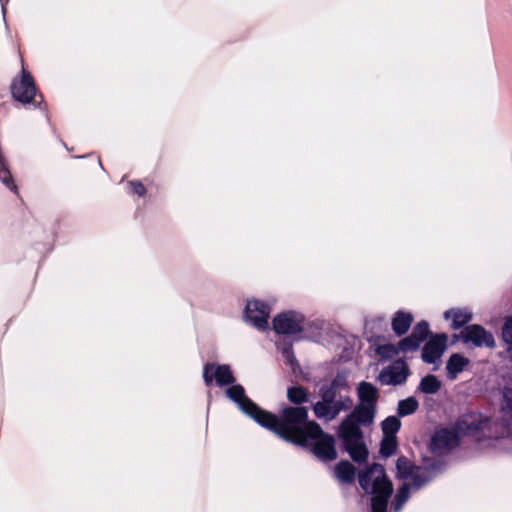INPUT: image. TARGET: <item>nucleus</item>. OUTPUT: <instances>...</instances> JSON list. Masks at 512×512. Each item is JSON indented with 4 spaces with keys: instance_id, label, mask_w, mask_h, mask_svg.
<instances>
[{
    "instance_id": "1",
    "label": "nucleus",
    "mask_w": 512,
    "mask_h": 512,
    "mask_svg": "<svg viewBox=\"0 0 512 512\" xmlns=\"http://www.w3.org/2000/svg\"><path fill=\"white\" fill-rule=\"evenodd\" d=\"M360 405L347 416L338 429V436L351 458L356 462H364L368 457V450L363 442L359 425H369L375 416L378 391L368 382H361L358 386Z\"/></svg>"
},
{
    "instance_id": "2",
    "label": "nucleus",
    "mask_w": 512,
    "mask_h": 512,
    "mask_svg": "<svg viewBox=\"0 0 512 512\" xmlns=\"http://www.w3.org/2000/svg\"><path fill=\"white\" fill-rule=\"evenodd\" d=\"M226 395L238 405L242 412L253 418L261 426L273 431L277 435H285L297 441L301 439L297 427L299 422L307 416L306 408H285L282 411L281 419H278L275 415L262 410L247 398L241 385H233L228 388Z\"/></svg>"
},
{
    "instance_id": "3",
    "label": "nucleus",
    "mask_w": 512,
    "mask_h": 512,
    "mask_svg": "<svg viewBox=\"0 0 512 512\" xmlns=\"http://www.w3.org/2000/svg\"><path fill=\"white\" fill-rule=\"evenodd\" d=\"M506 423L491 422L480 414H467L462 416L454 431L442 429L437 431L431 440L430 448L433 453L443 454L456 447L464 437H471L477 442L483 438L508 435Z\"/></svg>"
},
{
    "instance_id": "4",
    "label": "nucleus",
    "mask_w": 512,
    "mask_h": 512,
    "mask_svg": "<svg viewBox=\"0 0 512 512\" xmlns=\"http://www.w3.org/2000/svg\"><path fill=\"white\" fill-rule=\"evenodd\" d=\"M358 481L361 488L372 495L371 512H387V502L392 494L393 485L387 478L383 466L371 465L367 470L359 473Z\"/></svg>"
},
{
    "instance_id": "5",
    "label": "nucleus",
    "mask_w": 512,
    "mask_h": 512,
    "mask_svg": "<svg viewBox=\"0 0 512 512\" xmlns=\"http://www.w3.org/2000/svg\"><path fill=\"white\" fill-rule=\"evenodd\" d=\"M307 417L308 415L298 424L297 428L301 436L299 441L285 435L279 436L299 446H308L310 442H313V452L316 457L324 461H332L336 459L337 452L335 449L334 438L325 434L316 422L310 421L305 423Z\"/></svg>"
},
{
    "instance_id": "6",
    "label": "nucleus",
    "mask_w": 512,
    "mask_h": 512,
    "mask_svg": "<svg viewBox=\"0 0 512 512\" xmlns=\"http://www.w3.org/2000/svg\"><path fill=\"white\" fill-rule=\"evenodd\" d=\"M396 469V477L403 481L393 504L394 511L399 512L408 500L409 492L411 490L419 489L429 480V477L426 469L414 466L404 457L397 460Z\"/></svg>"
},
{
    "instance_id": "7",
    "label": "nucleus",
    "mask_w": 512,
    "mask_h": 512,
    "mask_svg": "<svg viewBox=\"0 0 512 512\" xmlns=\"http://www.w3.org/2000/svg\"><path fill=\"white\" fill-rule=\"evenodd\" d=\"M321 400L313 406L314 414L317 418L325 421L335 419L342 411H346L352 407V400L347 396L337 397L330 390H322Z\"/></svg>"
},
{
    "instance_id": "8",
    "label": "nucleus",
    "mask_w": 512,
    "mask_h": 512,
    "mask_svg": "<svg viewBox=\"0 0 512 512\" xmlns=\"http://www.w3.org/2000/svg\"><path fill=\"white\" fill-rule=\"evenodd\" d=\"M304 317L296 312H286L273 320V327L277 333L293 335L303 330Z\"/></svg>"
},
{
    "instance_id": "9",
    "label": "nucleus",
    "mask_w": 512,
    "mask_h": 512,
    "mask_svg": "<svg viewBox=\"0 0 512 512\" xmlns=\"http://www.w3.org/2000/svg\"><path fill=\"white\" fill-rule=\"evenodd\" d=\"M269 315L270 310L265 303L259 300H250L247 302L245 308V319L256 328H267Z\"/></svg>"
},
{
    "instance_id": "10",
    "label": "nucleus",
    "mask_w": 512,
    "mask_h": 512,
    "mask_svg": "<svg viewBox=\"0 0 512 512\" xmlns=\"http://www.w3.org/2000/svg\"><path fill=\"white\" fill-rule=\"evenodd\" d=\"M408 375L407 364L399 360L383 369L378 376V380L382 385H400L406 381Z\"/></svg>"
},
{
    "instance_id": "11",
    "label": "nucleus",
    "mask_w": 512,
    "mask_h": 512,
    "mask_svg": "<svg viewBox=\"0 0 512 512\" xmlns=\"http://www.w3.org/2000/svg\"><path fill=\"white\" fill-rule=\"evenodd\" d=\"M13 97L22 102L29 103L33 101L36 95V88L31 75L22 68V76L19 80H15L12 84Z\"/></svg>"
},
{
    "instance_id": "12",
    "label": "nucleus",
    "mask_w": 512,
    "mask_h": 512,
    "mask_svg": "<svg viewBox=\"0 0 512 512\" xmlns=\"http://www.w3.org/2000/svg\"><path fill=\"white\" fill-rule=\"evenodd\" d=\"M460 338L464 343H473L475 346L494 347L495 340L491 333L487 332L479 325L466 327L461 333Z\"/></svg>"
},
{
    "instance_id": "13",
    "label": "nucleus",
    "mask_w": 512,
    "mask_h": 512,
    "mask_svg": "<svg viewBox=\"0 0 512 512\" xmlns=\"http://www.w3.org/2000/svg\"><path fill=\"white\" fill-rule=\"evenodd\" d=\"M203 378L206 385H210L213 380H215L219 386L228 385L234 382L233 373L228 365H205L203 369Z\"/></svg>"
},
{
    "instance_id": "14",
    "label": "nucleus",
    "mask_w": 512,
    "mask_h": 512,
    "mask_svg": "<svg viewBox=\"0 0 512 512\" xmlns=\"http://www.w3.org/2000/svg\"><path fill=\"white\" fill-rule=\"evenodd\" d=\"M446 341V335H437L431 338L423 348L422 359L427 363H434L442 356Z\"/></svg>"
},
{
    "instance_id": "15",
    "label": "nucleus",
    "mask_w": 512,
    "mask_h": 512,
    "mask_svg": "<svg viewBox=\"0 0 512 512\" xmlns=\"http://www.w3.org/2000/svg\"><path fill=\"white\" fill-rule=\"evenodd\" d=\"M444 318L451 320V327L456 330L468 323L472 318V314L467 309L453 308L444 313Z\"/></svg>"
},
{
    "instance_id": "16",
    "label": "nucleus",
    "mask_w": 512,
    "mask_h": 512,
    "mask_svg": "<svg viewBox=\"0 0 512 512\" xmlns=\"http://www.w3.org/2000/svg\"><path fill=\"white\" fill-rule=\"evenodd\" d=\"M469 364V359L461 354H453L447 361L446 370L447 376L450 380L456 379L457 375L461 373Z\"/></svg>"
},
{
    "instance_id": "17",
    "label": "nucleus",
    "mask_w": 512,
    "mask_h": 512,
    "mask_svg": "<svg viewBox=\"0 0 512 512\" xmlns=\"http://www.w3.org/2000/svg\"><path fill=\"white\" fill-rule=\"evenodd\" d=\"M413 317L409 313L397 312L392 320V328L397 335H403L411 326Z\"/></svg>"
},
{
    "instance_id": "18",
    "label": "nucleus",
    "mask_w": 512,
    "mask_h": 512,
    "mask_svg": "<svg viewBox=\"0 0 512 512\" xmlns=\"http://www.w3.org/2000/svg\"><path fill=\"white\" fill-rule=\"evenodd\" d=\"M336 478L342 483H352L355 478V469L347 461L340 462L334 469Z\"/></svg>"
},
{
    "instance_id": "19",
    "label": "nucleus",
    "mask_w": 512,
    "mask_h": 512,
    "mask_svg": "<svg viewBox=\"0 0 512 512\" xmlns=\"http://www.w3.org/2000/svg\"><path fill=\"white\" fill-rule=\"evenodd\" d=\"M401 422L395 416H390L386 418L382 424V431L384 436L396 437V433L400 429Z\"/></svg>"
},
{
    "instance_id": "20",
    "label": "nucleus",
    "mask_w": 512,
    "mask_h": 512,
    "mask_svg": "<svg viewBox=\"0 0 512 512\" xmlns=\"http://www.w3.org/2000/svg\"><path fill=\"white\" fill-rule=\"evenodd\" d=\"M440 381L433 375L424 377L420 382V390L427 394L436 393L440 389Z\"/></svg>"
},
{
    "instance_id": "21",
    "label": "nucleus",
    "mask_w": 512,
    "mask_h": 512,
    "mask_svg": "<svg viewBox=\"0 0 512 512\" xmlns=\"http://www.w3.org/2000/svg\"><path fill=\"white\" fill-rule=\"evenodd\" d=\"M418 408V401L409 397L407 399L401 400L398 404V414L400 416H407L414 413Z\"/></svg>"
},
{
    "instance_id": "22",
    "label": "nucleus",
    "mask_w": 512,
    "mask_h": 512,
    "mask_svg": "<svg viewBox=\"0 0 512 512\" xmlns=\"http://www.w3.org/2000/svg\"><path fill=\"white\" fill-rule=\"evenodd\" d=\"M376 352L382 360L392 359L400 353L399 344L398 345H394V344L380 345V346H378Z\"/></svg>"
},
{
    "instance_id": "23",
    "label": "nucleus",
    "mask_w": 512,
    "mask_h": 512,
    "mask_svg": "<svg viewBox=\"0 0 512 512\" xmlns=\"http://www.w3.org/2000/svg\"><path fill=\"white\" fill-rule=\"evenodd\" d=\"M288 399L296 404H300L307 401V393L301 387H293L288 390Z\"/></svg>"
},
{
    "instance_id": "24",
    "label": "nucleus",
    "mask_w": 512,
    "mask_h": 512,
    "mask_svg": "<svg viewBox=\"0 0 512 512\" xmlns=\"http://www.w3.org/2000/svg\"><path fill=\"white\" fill-rule=\"evenodd\" d=\"M397 448L396 437L383 436V440L381 442V453L384 456L392 455Z\"/></svg>"
},
{
    "instance_id": "25",
    "label": "nucleus",
    "mask_w": 512,
    "mask_h": 512,
    "mask_svg": "<svg viewBox=\"0 0 512 512\" xmlns=\"http://www.w3.org/2000/svg\"><path fill=\"white\" fill-rule=\"evenodd\" d=\"M420 344L421 342L418 339L410 335L409 337L399 342L400 352L406 353L410 351H415L418 349Z\"/></svg>"
},
{
    "instance_id": "26",
    "label": "nucleus",
    "mask_w": 512,
    "mask_h": 512,
    "mask_svg": "<svg viewBox=\"0 0 512 512\" xmlns=\"http://www.w3.org/2000/svg\"><path fill=\"white\" fill-rule=\"evenodd\" d=\"M502 339L507 346L512 345V316L505 320L502 327Z\"/></svg>"
},
{
    "instance_id": "27",
    "label": "nucleus",
    "mask_w": 512,
    "mask_h": 512,
    "mask_svg": "<svg viewBox=\"0 0 512 512\" xmlns=\"http://www.w3.org/2000/svg\"><path fill=\"white\" fill-rule=\"evenodd\" d=\"M427 334H428V324L426 322H421L415 326L411 335L413 337H415L416 339H418L422 343L423 340L427 337Z\"/></svg>"
},
{
    "instance_id": "28",
    "label": "nucleus",
    "mask_w": 512,
    "mask_h": 512,
    "mask_svg": "<svg viewBox=\"0 0 512 512\" xmlns=\"http://www.w3.org/2000/svg\"><path fill=\"white\" fill-rule=\"evenodd\" d=\"M347 381L344 376L338 375L332 382L331 387L328 389L336 394L337 390L346 388Z\"/></svg>"
},
{
    "instance_id": "29",
    "label": "nucleus",
    "mask_w": 512,
    "mask_h": 512,
    "mask_svg": "<svg viewBox=\"0 0 512 512\" xmlns=\"http://www.w3.org/2000/svg\"><path fill=\"white\" fill-rule=\"evenodd\" d=\"M503 398V409H509L512 411V388H505Z\"/></svg>"
},
{
    "instance_id": "30",
    "label": "nucleus",
    "mask_w": 512,
    "mask_h": 512,
    "mask_svg": "<svg viewBox=\"0 0 512 512\" xmlns=\"http://www.w3.org/2000/svg\"><path fill=\"white\" fill-rule=\"evenodd\" d=\"M130 188H131L133 193H135V194H137L139 196H142L145 193L144 186L141 183H139V182H131L130 183Z\"/></svg>"
},
{
    "instance_id": "31",
    "label": "nucleus",
    "mask_w": 512,
    "mask_h": 512,
    "mask_svg": "<svg viewBox=\"0 0 512 512\" xmlns=\"http://www.w3.org/2000/svg\"><path fill=\"white\" fill-rule=\"evenodd\" d=\"M283 356H284L286 362L288 364H290L291 366H293L295 358H294L292 351L288 348H285L283 350Z\"/></svg>"
}]
</instances>
